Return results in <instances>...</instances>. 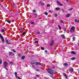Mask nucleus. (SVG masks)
I'll return each mask as SVG.
<instances>
[{"instance_id": "1a4fd4ad", "label": "nucleus", "mask_w": 79, "mask_h": 79, "mask_svg": "<svg viewBox=\"0 0 79 79\" xmlns=\"http://www.w3.org/2000/svg\"><path fill=\"white\" fill-rule=\"evenodd\" d=\"M9 55H11V56H13V55H14V54H13V53H12V52H10L9 53Z\"/></svg>"}, {"instance_id": "49530a36", "label": "nucleus", "mask_w": 79, "mask_h": 79, "mask_svg": "<svg viewBox=\"0 0 79 79\" xmlns=\"http://www.w3.org/2000/svg\"><path fill=\"white\" fill-rule=\"evenodd\" d=\"M45 52L46 53H47V51H45Z\"/></svg>"}, {"instance_id": "dca6fc26", "label": "nucleus", "mask_w": 79, "mask_h": 79, "mask_svg": "<svg viewBox=\"0 0 79 79\" xmlns=\"http://www.w3.org/2000/svg\"><path fill=\"white\" fill-rule=\"evenodd\" d=\"M35 63V62L34 61H32L31 62V64H34Z\"/></svg>"}, {"instance_id": "58836bf2", "label": "nucleus", "mask_w": 79, "mask_h": 79, "mask_svg": "<svg viewBox=\"0 0 79 79\" xmlns=\"http://www.w3.org/2000/svg\"><path fill=\"white\" fill-rule=\"evenodd\" d=\"M66 31V28H64V31L65 32Z\"/></svg>"}, {"instance_id": "a19ab883", "label": "nucleus", "mask_w": 79, "mask_h": 79, "mask_svg": "<svg viewBox=\"0 0 79 79\" xmlns=\"http://www.w3.org/2000/svg\"><path fill=\"white\" fill-rule=\"evenodd\" d=\"M31 24H34V23L33 22H31Z\"/></svg>"}, {"instance_id": "e433bc0d", "label": "nucleus", "mask_w": 79, "mask_h": 79, "mask_svg": "<svg viewBox=\"0 0 79 79\" xmlns=\"http://www.w3.org/2000/svg\"><path fill=\"white\" fill-rule=\"evenodd\" d=\"M33 12L34 13H35L36 12V10H34Z\"/></svg>"}, {"instance_id": "5701e85b", "label": "nucleus", "mask_w": 79, "mask_h": 79, "mask_svg": "<svg viewBox=\"0 0 79 79\" xmlns=\"http://www.w3.org/2000/svg\"><path fill=\"white\" fill-rule=\"evenodd\" d=\"M76 39V38L75 37H73V41H74L75 40V39Z\"/></svg>"}, {"instance_id": "ea45409f", "label": "nucleus", "mask_w": 79, "mask_h": 79, "mask_svg": "<svg viewBox=\"0 0 79 79\" xmlns=\"http://www.w3.org/2000/svg\"><path fill=\"white\" fill-rule=\"evenodd\" d=\"M34 15H35V16H37V15L35 13H34Z\"/></svg>"}, {"instance_id": "393cba45", "label": "nucleus", "mask_w": 79, "mask_h": 79, "mask_svg": "<svg viewBox=\"0 0 79 79\" xmlns=\"http://www.w3.org/2000/svg\"><path fill=\"white\" fill-rule=\"evenodd\" d=\"M41 50H45V49H44V48L43 47H41Z\"/></svg>"}, {"instance_id": "4468645a", "label": "nucleus", "mask_w": 79, "mask_h": 79, "mask_svg": "<svg viewBox=\"0 0 79 79\" xmlns=\"http://www.w3.org/2000/svg\"><path fill=\"white\" fill-rule=\"evenodd\" d=\"M73 69L72 68H70V72H73Z\"/></svg>"}, {"instance_id": "2f4dec72", "label": "nucleus", "mask_w": 79, "mask_h": 79, "mask_svg": "<svg viewBox=\"0 0 79 79\" xmlns=\"http://www.w3.org/2000/svg\"><path fill=\"white\" fill-rule=\"evenodd\" d=\"M44 14L45 15H48V13L47 12H45Z\"/></svg>"}, {"instance_id": "6ab92c4d", "label": "nucleus", "mask_w": 79, "mask_h": 79, "mask_svg": "<svg viewBox=\"0 0 79 79\" xmlns=\"http://www.w3.org/2000/svg\"><path fill=\"white\" fill-rule=\"evenodd\" d=\"M69 16H70V14H68L67 15H66V17H69Z\"/></svg>"}, {"instance_id": "412c9836", "label": "nucleus", "mask_w": 79, "mask_h": 79, "mask_svg": "<svg viewBox=\"0 0 79 79\" xmlns=\"http://www.w3.org/2000/svg\"><path fill=\"white\" fill-rule=\"evenodd\" d=\"M76 59V58L75 57H73L71 59V60H74Z\"/></svg>"}, {"instance_id": "f257e3e1", "label": "nucleus", "mask_w": 79, "mask_h": 79, "mask_svg": "<svg viewBox=\"0 0 79 79\" xmlns=\"http://www.w3.org/2000/svg\"><path fill=\"white\" fill-rule=\"evenodd\" d=\"M47 71H48V73L51 75H53L55 74V73L54 72L55 71L51 69H49Z\"/></svg>"}, {"instance_id": "de8ad7c7", "label": "nucleus", "mask_w": 79, "mask_h": 79, "mask_svg": "<svg viewBox=\"0 0 79 79\" xmlns=\"http://www.w3.org/2000/svg\"><path fill=\"white\" fill-rule=\"evenodd\" d=\"M36 76H37V77H39V75H36Z\"/></svg>"}, {"instance_id": "c756f323", "label": "nucleus", "mask_w": 79, "mask_h": 79, "mask_svg": "<svg viewBox=\"0 0 79 79\" xmlns=\"http://www.w3.org/2000/svg\"><path fill=\"white\" fill-rule=\"evenodd\" d=\"M41 5H44V3H43V2H41Z\"/></svg>"}, {"instance_id": "b1692460", "label": "nucleus", "mask_w": 79, "mask_h": 79, "mask_svg": "<svg viewBox=\"0 0 79 79\" xmlns=\"http://www.w3.org/2000/svg\"><path fill=\"white\" fill-rule=\"evenodd\" d=\"M2 60L0 59V64H2Z\"/></svg>"}, {"instance_id": "8fccbe9b", "label": "nucleus", "mask_w": 79, "mask_h": 79, "mask_svg": "<svg viewBox=\"0 0 79 79\" xmlns=\"http://www.w3.org/2000/svg\"><path fill=\"white\" fill-rule=\"evenodd\" d=\"M66 1L67 2H68V0H66Z\"/></svg>"}, {"instance_id": "423d86ee", "label": "nucleus", "mask_w": 79, "mask_h": 79, "mask_svg": "<svg viewBox=\"0 0 79 79\" xmlns=\"http://www.w3.org/2000/svg\"><path fill=\"white\" fill-rule=\"evenodd\" d=\"M36 65H39L40 66V65H42V64H41L39 62H36Z\"/></svg>"}, {"instance_id": "79ce46f5", "label": "nucleus", "mask_w": 79, "mask_h": 79, "mask_svg": "<svg viewBox=\"0 0 79 79\" xmlns=\"http://www.w3.org/2000/svg\"><path fill=\"white\" fill-rule=\"evenodd\" d=\"M18 55H19V56H21V54H19Z\"/></svg>"}, {"instance_id": "f704fd0d", "label": "nucleus", "mask_w": 79, "mask_h": 79, "mask_svg": "<svg viewBox=\"0 0 79 79\" xmlns=\"http://www.w3.org/2000/svg\"><path fill=\"white\" fill-rule=\"evenodd\" d=\"M35 44H37V43H38V41H36L35 42Z\"/></svg>"}, {"instance_id": "4c0bfd02", "label": "nucleus", "mask_w": 79, "mask_h": 79, "mask_svg": "<svg viewBox=\"0 0 79 79\" xmlns=\"http://www.w3.org/2000/svg\"><path fill=\"white\" fill-rule=\"evenodd\" d=\"M13 50V52H14V53H16V51H15V50Z\"/></svg>"}, {"instance_id": "f3484780", "label": "nucleus", "mask_w": 79, "mask_h": 79, "mask_svg": "<svg viewBox=\"0 0 79 79\" xmlns=\"http://www.w3.org/2000/svg\"><path fill=\"white\" fill-rule=\"evenodd\" d=\"M53 42H54L53 41H52L51 44H50V45L52 46V45H53Z\"/></svg>"}, {"instance_id": "9b49d317", "label": "nucleus", "mask_w": 79, "mask_h": 79, "mask_svg": "<svg viewBox=\"0 0 79 79\" xmlns=\"http://www.w3.org/2000/svg\"><path fill=\"white\" fill-rule=\"evenodd\" d=\"M6 42L7 44H10V42H9L8 41V40H6Z\"/></svg>"}, {"instance_id": "7c9ffc66", "label": "nucleus", "mask_w": 79, "mask_h": 79, "mask_svg": "<svg viewBox=\"0 0 79 79\" xmlns=\"http://www.w3.org/2000/svg\"><path fill=\"white\" fill-rule=\"evenodd\" d=\"M73 10V8H71V9H69V11H71Z\"/></svg>"}, {"instance_id": "20e7f679", "label": "nucleus", "mask_w": 79, "mask_h": 79, "mask_svg": "<svg viewBox=\"0 0 79 79\" xmlns=\"http://www.w3.org/2000/svg\"><path fill=\"white\" fill-rule=\"evenodd\" d=\"M0 37L1 38L2 41V42H5V40H4V38H3V37L2 36V35L0 34Z\"/></svg>"}, {"instance_id": "37998d69", "label": "nucleus", "mask_w": 79, "mask_h": 79, "mask_svg": "<svg viewBox=\"0 0 79 79\" xmlns=\"http://www.w3.org/2000/svg\"><path fill=\"white\" fill-rule=\"evenodd\" d=\"M50 77H52L53 79V76H52V75H50Z\"/></svg>"}, {"instance_id": "473e14b6", "label": "nucleus", "mask_w": 79, "mask_h": 79, "mask_svg": "<svg viewBox=\"0 0 79 79\" xmlns=\"http://www.w3.org/2000/svg\"><path fill=\"white\" fill-rule=\"evenodd\" d=\"M32 68H33V69H34V68H35V67L34 65H32Z\"/></svg>"}, {"instance_id": "f03ea898", "label": "nucleus", "mask_w": 79, "mask_h": 79, "mask_svg": "<svg viewBox=\"0 0 79 79\" xmlns=\"http://www.w3.org/2000/svg\"><path fill=\"white\" fill-rule=\"evenodd\" d=\"M4 64V68H6V67H7V66H8V62L6 61H5L3 63Z\"/></svg>"}, {"instance_id": "ddd939ff", "label": "nucleus", "mask_w": 79, "mask_h": 79, "mask_svg": "<svg viewBox=\"0 0 79 79\" xmlns=\"http://www.w3.org/2000/svg\"><path fill=\"white\" fill-rule=\"evenodd\" d=\"M62 37L63 38V39H65V36H64V35H61Z\"/></svg>"}, {"instance_id": "7ed1b4c3", "label": "nucleus", "mask_w": 79, "mask_h": 79, "mask_svg": "<svg viewBox=\"0 0 79 79\" xmlns=\"http://www.w3.org/2000/svg\"><path fill=\"white\" fill-rule=\"evenodd\" d=\"M74 30H75V27L74 26L72 27L70 30V32H73Z\"/></svg>"}, {"instance_id": "f8f14e48", "label": "nucleus", "mask_w": 79, "mask_h": 79, "mask_svg": "<svg viewBox=\"0 0 79 79\" xmlns=\"http://www.w3.org/2000/svg\"><path fill=\"white\" fill-rule=\"evenodd\" d=\"M64 65L65 66H68V64L66 63H65L64 64Z\"/></svg>"}, {"instance_id": "72a5a7b5", "label": "nucleus", "mask_w": 79, "mask_h": 79, "mask_svg": "<svg viewBox=\"0 0 79 79\" xmlns=\"http://www.w3.org/2000/svg\"><path fill=\"white\" fill-rule=\"evenodd\" d=\"M1 31L2 32H5V31L3 30H2Z\"/></svg>"}, {"instance_id": "c9c22d12", "label": "nucleus", "mask_w": 79, "mask_h": 79, "mask_svg": "<svg viewBox=\"0 0 79 79\" xmlns=\"http://www.w3.org/2000/svg\"><path fill=\"white\" fill-rule=\"evenodd\" d=\"M60 23H63V20H60Z\"/></svg>"}, {"instance_id": "a878e982", "label": "nucleus", "mask_w": 79, "mask_h": 79, "mask_svg": "<svg viewBox=\"0 0 79 79\" xmlns=\"http://www.w3.org/2000/svg\"><path fill=\"white\" fill-rule=\"evenodd\" d=\"M9 63L10 64H13V62H11V61Z\"/></svg>"}, {"instance_id": "39448f33", "label": "nucleus", "mask_w": 79, "mask_h": 79, "mask_svg": "<svg viewBox=\"0 0 79 79\" xmlns=\"http://www.w3.org/2000/svg\"><path fill=\"white\" fill-rule=\"evenodd\" d=\"M57 5H59L60 6H63V4L60 3L58 1L57 2Z\"/></svg>"}, {"instance_id": "c03bdc74", "label": "nucleus", "mask_w": 79, "mask_h": 79, "mask_svg": "<svg viewBox=\"0 0 79 79\" xmlns=\"http://www.w3.org/2000/svg\"><path fill=\"white\" fill-rule=\"evenodd\" d=\"M49 13H52V11H51V10H49Z\"/></svg>"}, {"instance_id": "aec40b11", "label": "nucleus", "mask_w": 79, "mask_h": 79, "mask_svg": "<svg viewBox=\"0 0 79 79\" xmlns=\"http://www.w3.org/2000/svg\"><path fill=\"white\" fill-rule=\"evenodd\" d=\"M58 27L60 29V30H61V27L60 26V25H58Z\"/></svg>"}, {"instance_id": "a18cd8bd", "label": "nucleus", "mask_w": 79, "mask_h": 79, "mask_svg": "<svg viewBox=\"0 0 79 79\" xmlns=\"http://www.w3.org/2000/svg\"><path fill=\"white\" fill-rule=\"evenodd\" d=\"M23 34H26V32H23Z\"/></svg>"}, {"instance_id": "c85d7f7f", "label": "nucleus", "mask_w": 79, "mask_h": 79, "mask_svg": "<svg viewBox=\"0 0 79 79\" xmlns=\"http://www.w3.org/2000/svg\"><path fill=\"white\" fill-rule=\"evenodd\" d=\"M54 16L55 17H56V16H57V14H55L54 15Z\"/></svg>"}, {"instance_id": "6e6552de", "label": "nucleus", "mask_w": 79, "mask_h": 79, "mask_svg": "<svg viewBox=\"0 0 79 79\" xmlns=\"http://www.w3.org/2000/svg\"><path fill=\"white\" fill-rule=\"evenodd\" d=\"M70 53H71L72 54H73V55H75L76 54V53L74 51H72L70 52Z\"/></svg>"}, {"instance_id": "9d476101", "label": "nucleus", "mask_w": 79, "mask_h": 79, "mask_svg": "<svg viewBox=\"0 0 79 79\" xmlns=\"http://www.w3.org/2000/svg\"><path fill=\"white\" fill-rule=\"evenodd\" d=\"M74 21L76 22V23H79V20H77L76 19H75L74 20Z\"/></svg>"}, {"instance_id": "09e8293b", "label": "nucleus", "mask_w": 79, "mask_h": 79, "mask_svg": "<svg viewBox=\"0 0 79 79\" xmlns=\"http://www.w3.org/2000/svg\"><path fill=\"white\" fill-rule=\"evenodd\" d=\"M5 68L6 69V70H7L8 69L6 68V67Z\"/></svg>"}, {"instance_id": "0eeeda50", "label": "nucleus", "mask_w": 79, "mask_h": 79, "mask_svg": "<svg viewBox=\"0 0 79 79\" xmlns=\"http://www.w3.org/2000/svg\"><path fill=\"white\" fill-rule=\"evenodd\" d=\"M63 75L64 76V77H65L66 79H68V76H67V75H66V74L65 73H64Z\"/></svg>"}, {"instance_id": "cd10ccee", "label": "nucleus", "mask_w": 79, "mask_h": 79, "mask_svg": "<svg viewBox=\"0 0 79 79\" xmlns=\"http://www.w3.org/2000/svg\"><path fill=\"white\" fill-rule=\"evenodd\" d=\"M47 6H48V7H49V6H50V4H48L47 5Z\"/></svg>"}, {"instance_id": "bb28decb", "label": "nucleus", "mask_w": 79, "mask_h": 79, "mask_svg": "<svg viewBox=\"0 0 79 79\" xmlns=\"http://www.w3.org/2000/svg\"><path fill=\"white\" fill-rule=\"evenodd\" d=\"M35 70L36 71H38V72H39L40 71V70H39V69H35Z\"/></svg>"}, {"instance_id": "3c124183", "label": "nucleus", "mask_w": 79, "mask_h": 79, "mask_svg": "<svg viewBox=\"0 0 79 79\" xmlns=\"http://www.w3.org/2000/svg\"><path fill=\"white\" fill-rule=\"evenodd\" d=\"M78 14H79V12H78Z\"/></svg>"}, {"instance_id": "2eb2a0df", "label": "nucleus", "mask_w": 79, "mask_h": 79, "mask_svg": "<svg viewBox=\"0 0 79 79\" xmlns=\"http://www.w3.org/2000/svg\"><path fill=\"white\" fill-rule=\"evenodd\" d=\"M24 58H25V56H22V57L21 58V59H22V60H24Z\"/></svg>"}, {"instance_id": "4be33fe9", "label": "nucleus", "mask_w": 79, "mask_h": 79, "mask_svg": "<svg viewBox=\"0 0 79 79\" xmlns=\"http://www.w3.org/2000/svg\"><path fill=\"white\" fill-rule=\"evenodd\" d=\"M7 23H9V24H10V23H11V21H10V20H7Z\"/></svg>"}, {"instance_id": "a211bd4d", "label": "nucleus", "mask_w": 79, "mask_h": 79, "mask_svg": "<svg viewBox=\"0 0 79 79\" xmlns=\"http://www.w3.org/2000/svg\"><path fill=\"white\" fill-rule=\"evenodd\" d=\"M56 10H60V8L57 7L56 8Z\"/></svg>"}]
</instances>
